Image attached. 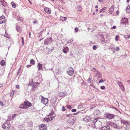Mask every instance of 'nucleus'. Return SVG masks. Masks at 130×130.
Returning <instances> with one entry per match:
<instances>
[{"instance_id": "a19ab883", "label": "nucleus", "mask_w": 130, "mask_h": 130, "mask_svg": "<svg viewBox=\"0 0 130 130\" xmlns=\"http://www.w3.org/2000/svg\"><path fill=\"white\" fill-rule=\"evenodd\" d=\"M97 48V46L96 45H94L93 46V49L94 50H95Z\"/></svg>"}, {"instance_id": "09e8293b", "label": "nucleus", "mask_w": 130, "mask_h": 130, "mask_svg": "<svg viewBox=\"0 0 130 130\" xmlns=\"http://www.w3.org/2000/svg\"><path fill=\"white\" fill-rule=\"evenodd\" d=\"M119 50L120 48L118 46L117 47L115 48V50L117 51H118Z\"/></svg>"}, {"instance_id": "4c0bfd02", "label": "nucleus", "mask_w": 130, "mask_h": 130, "mask_svg": "<svg viewBox=\"0 0 130 130\" xmlns=\"http://www.w3.org/2000/svg\"><path fill=\"white\" fill-rule=\"evenodd\" d=\"M33 80L32 79H31L29 82V83L28 84L29 85H31L32 83Z\"/></svg>"}, {"instance_id": "473e14b6", "label": "nucleus", "mask_w": 130, "mask_h": 130, "mask_svg": "<svg viewBox=\"0 0 130 130\" xmlns=\"http://www.w3.org/2000/svg\"><path fill=\"white\" fill-rule=\"evenodd\" d=\"M0 63L1 65L2 66H4L5 64V61L4 60H3L1 61Z\"/></svg>"}, {"instance_id": "e2e57ef3", "label": "nucleus", "mask_w": 130, "mask_h": 130, "mask_svg": "<svg viewBox=\"0 0 130 130\" xmlns=\"http://www.w3.org/2000/svg\"><path fill=\"white\" fill-rule=\"evenodd\" d=\"M17 115V114H14L12 115V118H14Z\"/></svg>"}, {"instance_id": "052dcab7", "label": "nucleus", "mask_w": 130, "mask_h": 130, "mask_svg": "<svg viewBox=\"0 0 130 130\" xmlns=\"http://www.w3.org/2000/svg\"><path fill=\"white\" fill-rule=\"evenodd\" d=\"M78 29L77 27H76L75 28V30L76 32H77L78 31Z\"/></svg>"}, {"instance_id": "f03ea898", "label": "nucleus", "mask_w": 130, "mask_h": 130, "mask_svg": "<svg viewBox=\"0 0 130 130\" xmlns=\"http://www.w3.org/2000/svg\"><path fill=\"white\" fill-rule=\"evenodd\" d=\"M53 42L52 39V38L50 37L46 39L44 41V44L47 45L51 44Z\"/></svg>"}, {"instance_id": "39448f33", "label": "nucleus", "mask_w": 130, "mask_h": 130, "mask_svg": "<svg viewBox=\"0 0 130 130\" xmlns=\"http://www.w3.org/2000/svg\"><path fill=\"white\" fill-rule=\"evenodd\" d=\"M74 71L73 69L71 67L68 68L67 73L70 76H72L74 73Z\"/></svg>"}, {"instance_id": "dca6fc26", "label": "nucleus", "mask_w": 130, "mask_h": 130, "mask_svg": "<svg viewBox=\"0 0 130 130\" xmlns=\"http://www.w3.org/2000/svg\"><path fill=\"white\" fill-rule=\"evenodd\" d=\"M121 123H122L124 124H129V122L127 120H121Z\"/></svg>"}, {"instance_id": "680f3d73", "label": "nucleus", "mask_w": 130, "mask_h": 130, "mask_svg": "<svg viewBox=\"0 0 130 130\" xmlns=\"http://www.w3.org/2000/svg\"><path fill=\"white\" fill-rule=\"evenodd\" d=\"M7 125L8 127H7L9 128L10 126V124L8 123H7Z\"/></svg>"}, {"instance_id": "7ed1b4c3", "label": "nucleus", "mask_w": 130, "mask_h": 130, "mask_svg": "<svg viewBox=\"0 0 130 130\" xmlns=\"http://www.w3.org/2000/svg\"><path fill=\"white\" fill-rule=\"evenodd\" d=\"M107 126H111L112 127L114 128H116V127H117V125L113 122H108L107 123Z\"/></svg>"}, {"instance_id": "2f4dec72", "label": "nucleus", "mask_w": 130, "mask_h": 130, "mask_svg": "<svg viewBox=\"0 0 130 130\" xmlns=\"http://www.w3.org/2000/svg\"><path fill=\"white\" fill-rule=\"evenodd\" d=\"M77 9H78V10L79 11H82V7L80 5H78L77 7Z\"/></svg>"}, {"instance_id": "c85d7f7f", "label": "nucleus", "mask_w": 130, "mask_h": 130, "mask_svg": "<svg viewBox=\"0 0 130 130\" xmlns=\"http://www.w3.org/2000/svg\"><path fill=\"white\" fill-rule=\"evenodd\" d=\"M38 66L39 67L38 70H41L42 69V64H41L40 63H38Z\"/></svg>"}, {"instance_id": "72a5a7b5", "label": "nucleus", "mask_w": 130, "mask_h": 130, "mask_svg": "<svg viewBox=\"0 0 130 130\" xmlns=\"http://www.w3.org/2000/svg\"><path fill=\"white\" fill-rule=\"evenodd\" d=\"M126 130H130V125H127L126 127Z\"/></svg>"}, {"instance_id": "13d9d810", "label": "nucleus", "mask_w": 130, "mask_h": 130, "mask_svg": "<svg viewBox=\"0 0 130 130\" xmlns=\"http://www.w3.org/2000/svg\"><path fill=\"white\" fill-rule=\"evenodd\" d=\"M71 111L72 112H75L76 111V110L75 109H73Z\"/></svg>"}, {"instance_id": "603ef678", "label": "nucleus", "mask_w": 130, "mask_h": 130, "mask_svg": "<svg viewBox=\"0 0 130 130\" xmlns=\"http://www.w3.org/2000/svg\"><path fill=\"white\" fill-rule=\"evenodd\" d=\"M72 115L71 114H69V115H66V116L67 117H72Z\"/></svg>"}, {"instance_id": "20e7f679", "label": "nucleus", "mask_w": 130, "mask_h": 130, "mask_svg": "<svg viewBox=\"0 0 130 130\" xmlns=\"http://www.w3.org/2000/svg\"><path fill=\"white\" fill-rule=\"evenodd\" d=\"M40 98L41 99V103L45 105L47 103L48 100L47 98H44L42 95L40 96Z\"/></svg>"}, {"instance_id": "a18cd8bd", "label": "nucleus", "mask_w": 130, "mask_h": 130, "mask_svg": "<svg viewBox=\"0 0 130 130\" xmlns=\"http://www.w3.org/2000/svg\"><path fill=\"white\" fill-rule=\"evenodd\" d=\"M67 107L69 109H72L71 106L70 105H68L67 106Z\"/></svg>"}, {"instance_id": "393cba45", "label": "nucleus", "mask_w": 130, "mask_h": 130, "mask_svg": "<svg viewBox=\"0 0 130 130\" xmlns=\"http://www.w3.org/2000/svg\"><path fill=\"white\" fill-rule=\"evenodd\" d=\"M11 4L12 5V7L13 8H16V5L13 2H12L11 3Z\"/></svg>"}, {"instance_id": "6ab92c4d", "label": "nucleus", "mask_w": 130, "mask_h": 130, "mask_svg": "<svg viewBox=\"0 0 130 130\" xmlns=\"http://www.w3.org/2000/svg\"><path fill=\"white\" fill-rule=\"evenodd\" d=\"M69 51L68 48L67 46H66L63 50V52L65 54L67 53Z\"/></svg>"}, {"instance_id": "37998d69", "label": "nucleus", "mask_w": 130, "mask_h": 130, "mask_svg": "<svg viewBox=\"0 0 130 130\" xmlns=\"http://www.w3.org/2000/svg\"><path fill=\"white\" fill-rule=\"evenodd\" d=\"M50 119H49V120H50L51 121L53 120L54 118V117L53 116H51V117L50 116Z\"/></svg>"}, {"instance_id": "f3484780", "label": "nucleus", "mask_w": 130, "mask_h": 130, "mask_svg": "<svg viewBox=\"0 0 130 130\" xmlns=\"http://www.w3.org/2000/svg\"><path fill=\"white\" fill-rule=\"evenodd\" d=\"M124 37L125 39L127 40L130 37V32H129V34H127V35H124Z\"/></svg>"}, {"instance_id": "c9c22d12", "label": "nucleus", "mask_w": 130, "mask_h": 130, "mask_svg": "<svg viewBox=\"0 0 130 130\" xmlns=\"http://www.w3.org/2000/svg\"><path fill=\"white\" fill-rule=\"evenodd\" d=\"M117 83L120 87L121 86L123 85L122 83L118 81Z\"/></svg>"}, {"instance_id": "9b49d317", "label": "nucleus", "mask_w": 130, "mask_h": 130, "mask_svg": "<svg viewBox=\"0 0 130 130\" xmlns=\"http://www.w3.org/2000/svg\"><path fill=\"white\" fill-rule=\"evenodd\" d=\"M19 108L21 109L23 108L25 109H26L28 108V107L25 104H21Z\"/></svg>"}, {"instance_id": "ea45409f", "label": "nucleus", "mask_w": 130, "mask_h": 130, "mask_svg": "<svg viewBox=\"0 0 130 130\" xmlns=\"http://www.w3.org/2000/svg\"><path fill=\"white\" fill-rule=\"evenodd\" d=\"M53 114H54L53 111V110H52L51 111V113H50L49 114V115H48V116H51L52 115H53Z\"/></svg>"}, {"instance_id": "f257e3e1", "label": "nucleus", "mask_w": 130, "mask_h": 130, "mask_svg": "<svg viewBox=\"0 0 130 130\" xmlns=\"http://www.w3.org/2000/svg\"><path fill=\"white\" fill-rule=\"evenodd\" d=\"M98 121L97 118H94L93 119L91 120V121L90 126L92 127L95 128V123Z\"/></svg>"}, {"instance_id": "423d86ee", "label": "nucleus", "mask_w": 130, "mask_h": 130, "mask_svg": "<svg viewBox=\"0 0 130 130\" xmlns=\"http://www.w3.org/2000/svg\"><path fill=\"white\" fill-rule=\"evenodd\" d=\"M105 115L106 118L109 119L113 118L115 117V115L111 114L106 113Z\"/></svg>"}, {"instance_id": "774afa93", "label": "nucleus", "mask_w": 130, "mask_h": 130, "mask_svg": "<svg viewBox=\"0 0 130 130\" xmlns=\"http://www.w3.org/2000/svg\"><path fill=\"white\" fill-rule=\"evenodd\" d=\"M93 70H94L95 71L97 72V70L95 68H93Z\"/></svg>"}, {"instance_id": "338daca9", "label": "nucleus", "mask_w": 130, "mask_h": 130, "mask_svg": "<svg viewBox=\"0 0 130 130\" xmlns=\"http://www.w3.org/2000/svg\"><path fill=\"white\" fill-rule=\"evenodd\" d=\"M16 88H17L18 89L19 88V86L18 85H17L16 86Z\"/></svg>"}, {"instance_id": "864d4df0", "label": "nucleus", "mask_w": 130, "mask_h": 130, "mask_svg": "<svg viewBox=\"0 0 130 130\" xmlns=\"http://www.w3.org/2000/svg\"><path fill=\"white\" fill-rule=\"evenodd\" d=\"M21 39L22 41V43L23 44V45L24 44V40L23 38V37H21Z\"/></svg>"}, {"instance_id": "49530a36", "label": "nucleus", "mask_w": 130, "mask_h": 130, "mask_svg": "<svg viewBox=\"0 0 130 130\" xmlns=\"http://www.w3.org/2000/svg\"><path fill=\"white\" fill-rule=\"evenodd\" d=\"M105 81V79H101V80H100L99 81V83H101L103 82L104 81Z\"/></svg>"}, {"instance_id": "58836bf2", "label": "nucleus", "mask_w": 130, "mask_h": 130, "mask_svg": "<svg viewBox=\"0 0 130 130\" xmlns=\"http://www.w3.org/2000/svg\"><path fill=\"white\" fill-rule=\"evenodd\" d=\"M126 12L128 13H130V8H126Z\"/></svg>"}, {"instance_id": "3c124183", "label": "nucleus", "mask_w": 130, "mask_h": 130, "mask_svg": "<svg viewBox=\"0 0 130 130\" xmlns=\"http://www.w3.org/2000/svg\"><path fill=\"white\" fill-rule=\"evenodd\" d=\"M62 108V110L63 111H65L66 110V109L64 106H63Z\"/></svg>"}, {"instance_id": "69168bd1", "label": "nucleus", "mask_w": 130, "mask_h": 130, "mask_svg": "<svg viewBox=\"0 0 130 130\" xmlns=\"http://www.w3.org/2000/svg\"><path fill=\"white\" fill-rule=\"evenodd\" d=\"M3 103L1 101H0V105L1 106H3Z\"/></svg>"}, {"instance_id": "8fccbe9b", "label": "nucleus", "mask_w": 130, "mask_h": 130, "mask_svg": "<svg viewBox=\"0 0 130 130\" xmlns=\"http://www.w3.org/2000/svg\"><path fill=\"white\" fill-rule=\"evenodd\" d=\"M90 86H92L93 88H95V86L93 84H90Z\"/></svg>"}, {"instance_id": "5fc2aeb1", "label": "nucleus", "mask_w": 130, "mask_h": 130, "mask_svg": "<svg viewBox=\"0 0 130 130\" xmlns=\"http://www.w3.org/2000/svg\"><path fill=\"white\" fill-rule=\"evenodd\" d=\"M92 80L90 78H89L88 79V82L89 83H91Z\"/></svg>"}, {"instance_id": "4be33fe9", "label": "nucleus", "mask_w": 130, "mask_h": 130, "mask_svg": "<svg viewBox=\"0 0 130 130\" xmlns=\"http://www.w3.org/2000/svg\"><path fill=\"white\" fill-rule=\"evenodd\" d=\"M16 29L18 32H20L21 28L18 25H17L16 26Z\"/></svg>"}, {"instance_id": "2eb2a0df", "label": "nucleus", "mask_w": 130, "mask_h": 130, "mask_svg": "<svg viewBox=\"0 0 130 130\" xmlns=\"http://www.w3.org/2000/svg\"><path fill=\"white\" fill-rule=\"evenodd\" d=\"M44 10L48 14H50L51 13V11L49 10V8L47 7H45Z\"/></svg>"}, {"instance_id": "5701e85b", "label": "nucleus", "mask_w": 130, "mask_h": 130, "mask_svg": "<svg viewBox=\"0 0 130 130\" xmlns=\"http://www.w3.org/2000/svg\"><path fill=\"white\" fill-rule=\"evenodd\" d=\"M68 122L70 124V125H73L74 123L72 121L69 120H68Z\"/></svg>"}, {"instance_id": "e433bc0d", "label": "nucleus", "mask_w": 130, "mask_h": 130, "mask_svg": "<svg viewBox=\"0 0 130 130\" xmlns=\"http://www.w3.org/2000/svg\"><path fill=\"white\" fill-rule=\"evenodd\" d=\"M73 39H71L70 40L68 41H66V42L68 43H71L73 41Z\"/></svg>"}, {"instance_id": "f704fd0d", "label": "nucleus", "mask_w": 130, "mask_h": 130, "mask_svg": "<svg viewBox=\"0 0 130 130\" xmlns=\"http://www.w3.org/2000/svg\"><path fill=\"white\" fill-rule=\"evenodd\" d=\"M7 123H6L3 124L2 126V128H5L6 126H7Z\"/></svg>"}, {"instance_id": "0eeeda50", "label": "nucleus", "mask_w": 130, "mask_h": 130, "mask_svg": "<svg viewBox=\"0 0 130 130\" xmlns=\"http://www.w3.org/2000/svg\"><path fill=\"white\" fill-rule=\"evenodd\" d=\"M128 20L125 18H122L121 19L120 24H126L128 23Z\"/></svg>"}, {"instance_id": "a878e982", "label": "nucleus", "mask_w": 130, "mask_h": 130, "mask_svg": "<svg viewBox=\"0 0 130 130\" xmlns=\"http://www.w3.org/2000/svg\"><path fill=\"white\" fill-rule=\"evenodd\" d=\"M100 113V111L98 110H94V113L95 115H98Z\"/></svg>"}, {"instance_id": "0e129e2a", "label": "nucleus", "mask_w": 130, "mask_h": 130, "mask_svg": "<svg viewBox=\"0 0 130 130\" xmlns=\"http://www.w3.org/2000/svg\"><path fill=\"white\" fill-rule=\"evenodd\" d=\"M20 72H21L20 70H18L17 72V75H18L20 73Z\"/></svg>"}, {"instance_id": "c03bdc74", "label": "nucleus", "mask_w": 130, "mask_h": 130, "mask_svg": "<svg viewBox=\"0 0 130 130\" xmlns=\"http://www.w3.org/2000/svg\"><path fill=\"white\" fill-rule=\"evenodd\" d=\"M120 87L121 89L122 90H123V91L124 90V87L123 85H122V86H120Z\"/></svg>"}, {"instance_id": "6e6d98bb", "label": "nucleus", "mask_w": 130, "mask_h": 130, "mask_svg": "<svg viewBox=\"0 0 130 130\" xmlns=\"http://www.w3.org/2000/svg\"><path fill=\"white\" fill-rule=\"evenodd\" d=\"M32 90H33L34 88H35L36 86V85H35L34 84L32 85Z\"/></svg>"}, {"instance_id": "412c9836", "label": "nucleus", "mask_w": 130, "mask_h": 130, "mask_svg": "<svg viewBox=\"0 0 130 130\" xmlns=\"http://www.w3.org/2000/svg\"><path fill=\"white\" fill-rule=\"evenodd\" d=\"M66 95L65 93L60 92L59 94V96L60 97H64Z\"/></svg>"}, {"instance_id": "9d476101", "label": "nucleus", "mask_w": 130, "mask_h": 130, "mask_svg": "<svg viewBox=\"0 0 130 130\" xmlns=\"http://www.w3.org/2000/svg\"><path fill=\"white\" fill-rule=\"evenodd\" d=\"M5 17L4 16L0 17V24L4 23H5Z\"/></svg>"}, {"instance_id": "7c9ffc66", "label": "nucleus", "mask_w": 130, "mask_h": 130, "mask_svg": "<svg viewBox=\"0 0 130 130\" xmlns=\"http://www.w3.org/2000/svg\"><path fill=\"white\" fill-rule=\"evenodd\" d=\"M106 7H104V8H103L102 9L100 10V13H101L102 12H104L105 11Z\"/></svg>"}, {"instance_id": "c756f323", "label": "nucleus", "mask_w": 130, "mask_h": 130, "mask_svg": "<svg viewBox=\"0 0 130 130\" xmlns=\"http://www.w3.org/2000/svg\"><path fill=\"white\" fill-rule=\"evenodd\" d=\"M30 64L32 65H34L35 64V62L34 60L33 59H31L30 60Z\"/></svg>"}, {"instance_id": "79ce46f5", "label": "nucleus", "mask_w": 130, "mask_h": 130, "mask_svg": "<svg viewBox=\"0 0 130 130\" xmlns=\"http://www.w3.org/2000/svg\"><path fill=\"white\" fill-rule=\"evenodd\" d=\"M100 88L101 89L103 90H104L106 89L105 87L104 86H101V87Z\"/></svg>"}, {"instance_id": "1a4fd4ad", "label": "nucleus", "mask_w": 130, "mask_h": 130, "mask_svg": "<svg viewBox=\"0 0 130 130\" xmlns=\"http://www.w3.org/2000/svg\"><path fill=\"white\" fill-rule=\"evenodd\" d=\"M39 130H47L46 126L44 125H41L39 126Z\"/></svg>"}, {"instance_id": "6e6552de", "label": "nucleus", "mask_w": 130, "mask_h": 130, "mask_svg": "<svg viewBox=\"0 0 130 130\" xmlns=\"http://www.w3.org/2000/svg\"><path fill=\"white\" fill-rule=\"evenodd\" d=\"M91 119L90 116H86L83 119V120L86 122H88Z\"/></svg>"}, {"instance_id": "f8f14e48", "label": "nucleus", "mask_w": 130, "mask_h": 130, "mask_svg": "<svg viewBox=\"0 0 130 130\" xmlns=\"http://www.w3.org/2000/svg\"><path fill=\"white\" fill-rule=\"evenodd\" d=\"M24 104L26 105L28 107L31 106V103L29 102L28 101L26 100L24 102Z\"/></svg>"}, {"instance_id": "bf43d9fd", "label": "nucleus", "mask_w": 130, "mask_h": 130, "mask_svg": "<svg viewBox=\"0 0 130 130\" xmlns=\"http://www.w3.org/2000/svg\"><path fill=\"white\" fill-rule=\"evenodd\" d=\"M116 128H118V129H121L122 128L121 127H120V126H117V127H116Z\"/></svg>"}, {"instance_id": "aec40b11", "label": "nucleus", "mask_w": 130, "mask_h": 130, "mask_svg": "<svg viewBox=\"0 0 130 130\" xmlns=\"http://www.w3.org/2000/svg\"><path fill=\"white\" fill-rule=\"evenodd\" d=\"M49 119H50V116H48H48L45 117L44 119V120L46 121L47 122H48L51 121Z\"/></svg>"}, {"instance_id": "ddd939ff", "label": "nucleus", "mask_w": 130, "mask_h": 130, "mask_svg": "<svg viewBox=\"0 0 130 130\" xmlns=\"http://www.w3.org/2000/svg\"><path fill=\"white\" fill-rule=\"evenodd\" d=\"M101 130H110L109 126H105L101 128Z\"/></svg>"}, {"instance_id": "4468645a", "label": "nucleus", "mask_w": 130, "mask_h": 130, "mask_svg": "<svg viewBox=\"0 0 130 130\" xmlns=\"http://www.w3.org/2000/svg\"><path fill=\"white\" fill-rule=\"evenodd\" d=\"M97 73L96 74V76H97L98 78H101L102 76V74L100 73L98 71H97Z\"/></svg>"}, {"instance_id": "cd10ccee", "label": "nucleus", "mask_w": 130, "mask_h": 130, "mask_svg": "<svg viewBox=\"0 0 130 130\" xmlns=\"http://www.w3.org/2000/svg\"><path fill=\"white\" fill-rule=\"evenodd\" d=\"M71 119H72V121L74 123L75 121L76 120V118L75 116H72L71 117Z\"/></svg>"}, {"instance_id": "bb28decb", "label": "nucleus", "mask_w": 130, "mask_h": 130, "mask_svg": "<svg viewBox=\"0 0 130 130\" xmlns=\"http://www.w3.org/2000/svg\"><path fill=\"white\" fill-rule=\"evenodd\" d=\"M17 20L20 21L21 22H22L23 21L22 18L20 17H17Z\"/></svg>"}, {"instance_id": "b1692460", "label": "nucleus", "mask_w": 130, "mask_h": 130, "mask_svg": "<svg viewBox=\"0 0 130 130\" xmlns=\"http://www.w3.org/2000/svg\"><path fill=\"white\" fill-rule=\"evenodd\" d=\"M60 19L62 21H64L67 20V17H63L61 16L60 17Z\"/></svg>"}, {"instance_id": "a211bd4d", "label": "nucleus", "mask_w": 130, "mask_h": 130, "mask_svg": "<svg viewBox=\"0 0 130 130\" xmlns=\"http://www.w3.org/2000/svg\"><path fill=\"white\" fill-rule=\"evenodd\" d=\"M114 8L112 7V6L109 10V12L110 14H111L113 12Z\"/></svg>"}, {"instance_id": "4d7b16f0", "label": "nucleus", "mask_w": 130, "mask_h": 130, "mask_svg": "<svg viewBox=\"0 0 130 130\" xmlns=\"http://www.w3.org/2000/svg\"><path fill=\"white\" fill-rule=\"evenodd\" d=\"M116 26H113L112 27H111V29H116Z\"/></svg>"}, {"instance_id": "de8ad7c7", "label": "nucleus", "mask_w": 130, "mask_h": 130, "mask_svg": "<svg viewBox=\"0 0 130 130\" xmlns=\"http://www.w3.org/2000/svg\"><path fill=\"white\" fill-rule=\"evenodd\" d=\"M119 36L118 35H117L115 37V40L116 41H118L119 39H118L119 37Z\"/></svg>"}]
</instances>
